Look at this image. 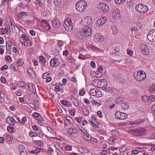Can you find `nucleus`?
<instances>
[{"mask_svg":"<svg viewBox=\"0 0 155 155\" xmlns=\"http://www.w3.org/2000/svg\"><path fill=\"white\" fill-rule=\"evenodd\" d=\"M92 84L96 87L103 88L107 85V81L104 79H96L93 81Z\"/></svg>","mask_w":155,"mask_h":155,"instance_id":"1","label":"nucleus"},{"mask_svg":"<svg viewBox=\"0 0 155 155\" xmlns=\"http://www.w3.org/2000/svg\"><path fill=\"white\" fill-rule=\"evenodd\" d=\"M87 6V3L84 0H80L76 4V9L78 12H81L85 9Z\"/></svg>","mask_w":155,"mask_h":155,"instance_id":"2","label":"nucleus"},{"mask_svg":"<svg viewBox=\"0 0 155 155\" xmlns=\"http://www.w3.org/2000/svg\"><path fill=\"white\" fill-rule=\"evenodd\" d=\"M63 26L65 29L68 31H71L73 29L72 21L69 18H67L64 20Z\"/></svg>","mask_w":155,"mask_h":155,"instance_id":"3","label":"nucleus"},{"mask_svg":"<svg viewBox=\"0 0 155 155\" xmlns=\"http://www.w3.org/2000/svg\"><path fill=\"white\" fill-rule=\"evenodd\" d=\"M97 8L101 12L104 13L108 12L109 11L108 5L104 2H101L97 4Z\"/></svg>","mask_w":155,"mask_h":155,"instance_id":"4","label":"nucleus"},{"mask_svg":"<svg viewBox=\"0 0 155 155\" xmlns=\"http://www.w3.org/2000/svg\"><path fill=\"white\" fill-rule=\"evenodd\" d=\"M135 9L138 12L141 13H144L149 10L148 7L147 6L141 4L136 5L135 7Z\"/></svg>","mask_w":155,"mask_h":155,"instance_id":"5","label":"nucleus"},{"mask_svg":"<svg viewBox=\"0 0 155 155\" xmlns=\"http://www.w3.org/2000/svg\"><path fill=\"white\" fill-rule=\"evenodd\" d=\"M146 77V75L145 73L142 71L137 72L136 76L134 75V78L135 79L139 81L144 80Z\"/></svg>","mask_w":155,"mask_h":155,"instance_id":"6","label":"nucleus"},{"mask_svg":"<svg viewBox=\"0 0 155 155\" xmlns=\"http://www.w3.org/2000/svg\"><path fill=\"white\" fill-rule=\"evenodd\" d=\"M92 19V18L91 16H87L84 18V25H85V27L92 28L93 23Z\"/></svg>","mask_w":155,"mask_h":155,"instance_id":"7","label":"nucleus"},{"mask_svg":"<svg viewBox=\"0 0 155 155\" xmlns=\"http://www.w3.org/2000/svg\"><path fill=\"white\" fill-rule=\"evenodd\" d=\"M92 28L85 27L82 32L84 37H88L90 36L92 34Z\"/></svg>","mask_w":155,"mask_h":155,"instance_id":"8","label":"nucleus"},{"mask_svg":"<svg viewBox=\"0 0 155 155\" xmlns=\"http://www.w3.org/2000/svg\"><path fill=\"white\" fill-rule=\"evenodd\" d=\"M147 37L148 40L151 42L155 41V30H152L150 31Z\"/></svg>","mask_w":155,"mask_h":155,"instance_id":"9","label":"nucleus"},{"mask_svg":"<svg viewBox=\"0 0 155 155\" xmlns=\"http://www.w3.org/2000/svg\"><path fill=\"white\" fill-rule=\"evenodd\" d=\"M40 24L41 27L45 28L47 30H49L51 28V27L47 20H42L41 21Z\"/></svg>","mask_w":155,"mask_h":155,"instance_id":"10","label":"nucleus"},{"mask_svg":"<svg viewBox=\"0 0 155 155\" xmlns=\"http://www.w3.org/2000/svg\"><path fill=\"white\" fill-rule=\"evenodd\" d=\"M50 64L51 66L53 67H56L59 65L60 62L58 59L53 58L51 60Z\"/></svg>","mask_w":155,"mask_h":155,"instance_id":"11","label":"nucleus"},{"mask_svg":"<svg viewBox=\"0 0 155 155\" xmlns=\"http://www.w3.org/2000/svg\"><path fill=\"white\" fill-rule=\"evenodd\" d=\"M137 136L144 135L146 133V130L143 128H140L134 130Z\"/></svg>","mask_w":155,"mask_h":155,"instance_id":"12","label":"nucleus"},{"mask_svg":"<svg viewBox=\"0 0 155 155\" xmlns=\"http://www.w3.org/2000/svg\"><path fill=\"white\" fill-rule=\"evenodd\" d=\"M107 20V18L105 17H102L100 19L98 20L97 22V25L101 26L104 24Z\"/></svg>","mask_w":155,"mask_h":155,"instance_id":"13","label":"nucleus"},{"mask_svg":"<svg viewBox=\"0 0 155 155\" xmlns=\"http://www.w3.org/2000/svg\"><path fill=\"white\" fill-rule=\"evenodd\" d=\"M114 18H119L120 17V11L118 8L114 10L112 14Z\"/></svg>","mask_w":155,"mask_h":155,"instance_id":"14","label":"nucleus"},{"mask_svg":"<svg viewBox=\"0 0 155 155\" xmlns=\"http://www.w3.org/2000/svg\"><path fill=\"white\" fill-rule=\"evenodd\" d=\"M148 47L145 44L141 45L140 49L145 54H147L148 53Z\"/></svg>","mask_w":155,"mask_h":155,"instance_id":"15","label":"nucleus"},{"mask_svg":"<svg viewBox=\"0 0 155 155\" xmlns=\"http://www.w3.org/2000/svg\"><path fill=\"white\" fill-rule=\"evenodd\" d=\"M51 23L53 27L56 28L60 26L61 23L59 20L56 19H54L52 21Z\"/></svg>","mask_w":155,"mask_h":155,"instance_id":"16","label":"nucleus"},{"mask_svg":"<svg viewBox=\"0 0 155 155\" xmlns=\"http://www.w3.org/2000/svg\"><path fill=\"white\" fill-rule=\"evenodd\" d=\"M6 121L8 124L13 125H15L16 122H17L14 118L10 117H8L7 118Z\"/></svg>","mask_w":155,"mask_h":155,"instance_id":"17","label":"nucleus"},{"mask_svg":"<svg viewBox=\"0 0 155 155\" xmlns=\"http://www.w3.org/2000/svg\"><path fill=\"white\" fill-rule=\"evenodd\" d=\"M84 37L82 31L81 32H78L75 35V38L76 39L78 40L81 39Z\"/></svg>","mask_w":155,"mask_h":155,"instance_id":"18","label":"nucleus"},{"mask_svg":"<svg viewBox=\"0 0 155 155\" xmlns=\"http://www.w3.org/2000/svg\"><path fill=\"white\" fill-rule=\"evenodd\" d=\"M21 38V39H20V41L21 44H23L24 41H27L29 40L28 37L23 34L22 35Z\"/></svg>","mask_w":155,"mask_h":155,"instance_id":"19","label":"nucleus"},{"mask_svg":"<svg viewBox=\"0 0 155 155\" xmlns=\"http://www.w3.org/2000/svg\"><path fill=\"white\" fill-rule=\"evenodd\" d=\"M68 132L70 135L73 134H76L77 133H78V131L76 129L71 127L68 129Z\"/></svg>","mask_w":155,"mask_h":155,"instance_id":"20","label":"nucleus"},{"mask_svg":"<svg viewBox=\"0 0 155 155\" xmlns=\"http://www.w3.org/2000/svg\"><path fill=\"white\" fill-rule=\"evenodd\" d=\"M124 99L121 97H118L115 99L116 102L118 104H121L124 103Z\"/></svg>","mask_w":155,"mask_h":155,"instance_id":"21","label":"nucleus"},{"mask_svg":"<svg viewBox=\"0 0 155 155\" xmlns=\"http://www.w3.org/2000/svg\"><path fill=\"white\" fill-rule=\"evenodd\" d=\"M102 38V36L97 35H95L94 37V42L96 43H98Z\"/></svg>","mask_w":155,"mask_h":155,"instance_id":"22","label":"nucleus"},{"mask_svg":"<svg viewBox=\"0 0 155 155\" xmlns=\"http://www.w3.org/2000/svg\"><path fill=\"white\" fill-rule=\"evenodd\" d=\"M112 29V33L114 35H116L118 32V29L117 27L114 25L111 26Z\"/></svg>","mask_w":155,"mask_h":155,"instance_id":"23","label":"nucleus"},{"mask_svg":"<svg viewBox=\"0 0 155 155\" xmlns=\"http://www.w3.org/2000/svg\"><path fill=\"white\" fill-rule=\"evenodd\" d=\"M121 105L122 109L124 110H127L129 106L128 104L124 102V103H123Z\"/></svg>","mask_w":155,"mask_h":155,"instance_id":"24","label":"nucleus"},{"mask_svg":"<svg viewBox=\"0 0 155 155\" xmlns=\"http://www.w3.org/2000/svg\"><path fill=\"white\" fill-rule=\"evenodd\" d=\"M21 147L22 149V150H21V149H20V155H27V153L25 150V148L24 149L23 148V147H24V146L23 145H22L21 146Z\"/></svg>","mask_w":155,"mask_h":155,"instance_id":"25","label":"nucleus"},{"mask_svg":"<svg viewBox=\"0 0 155 155\" xmlns=\"http://www.w3.org/2000/svg\"><path fill=\"white\" fill-rule=\"evenodd\" d=\"M120 114H121L120 115V117L119 119L124 120L127 118V115L126 113L121 112Z\"/></svg>","mask_w":155,"mask_h":155,"instance_id":"26","label":"nucleus"},{"mask_svg":"<svg viewBox=\"0 0 155 155\" xmlns=\"http://www.w3.org/2000/svg\"><path fill=\"white\" fill-rule=\"evenodd\" d=\"M103 90L109 93H111L113 92V89L110 87L106 88L104 87L103 88Z\"/></svg>","mask_w":155,"mask_h":155,"instance_id":"27","label":"nucleus"},{"mask_svg":"<svg viewBox=\"0 0 155 155\" xmlns=\"http://www.w3.org/2000/svg\"><path fill=\"white\" fill-rule=\"evenodd\" d=\"M155 101V95H151L148 97V102H151Z\"/></svg>","mask_w":155,"mask_h":155,"instance_id":"28","label":"nucleus"},{"mask_svg":"<svg viewBox=\"0 0 155 155\" xmlns=\"http://www.w3.org/2000/svg\"><path fill=\"white\" fill-rule=\"evenodd\" d=\"M149 91L152 93L155 94V84L152 85L149 89Z\"/></svg>","mask_w":155,"mask_h":155,"instance_id":"29","label":"nucleus"},{"mask_svg":"<svg viewBox=\"0 0 155 155\" xmlns=\"http://www.w3.org/2000/svg\"><path fill=\"white\" fill-rule=\"evenodd\" d=\"M27 15V14L26 12H21L18 14L17 16L19 18H21L23 16L25 17Z\"/></svg>","mask_w":155,"mask_h":155,"instance_id":"30","label":"nucleus"},{"mask_svg":"<svg viewBox=\"0 0 155 155\" xmlns=\"http://www.w3.org/2000/svg\"><path fill=\"white\" fill-rule=\"evenodd\" d=\"M78 150L81 153H84L87 152L86 148H83L82 147H78Z\"/></svg>","mask_w":155,"mask_h":155,"instance_id":"31","label":"nucleus"},{"mask_svg":"<svg viewBox=\"0 0 155 155\" xmlns=\"http://www.w3.org/2000/svg\"><path fill=\"white\" fill-rule=\"evenodd\" d=\"M31 87L30 89V91H32L34 94H35L36 92L35 86L33 84H31Z\"/></svg>","mask_w":155,"mask_h":155,"instance_id":"32","label":"nucleus"},{"mask_svg":"<svg viewBox=\"0 0 155 155\" xmlns=\"http://www.w3.org/2000/svg\"><path fill=\"white\" fill-rule=\"evenodd\" d=\"M17 85L20 87H25L26 86V84L24 82L19 81L17 84Z\"/></svg>","mask_w":155,"mask_h":155,"instance_id":"33","label":"nucleus"},{"mask_svg":"<svg viewBox=\"0 0 155 155\" xmlns=\"http://www.w3.org/2000/svg\"><path fill=\"white\" fill-rule=\"evenodd\" d=\"M90 93L92 96H94L96 94V91L94 89H92L90 91Z\"/></svg>","mask_w":155,"mask_h":155,"instance_id":"34","label":"nucleus"},{"mask_svg":"<svg viewBox=\"0 0 155 155\" xmlns=\"http://www.w3.org/2000/svg\"><path fill=\"white\" fill-rule=\"evenodd\" d=\"M121 112L120 111H117L115 112L114 115L115 117L116 118L119 119L120 117V115L121 114L120 113Z\"/></svg>","mask_w":155,"mask_h":155,"instance_id":"35","label":"nucleus"},{"mask_svg":"<svg viewBox=\"0 0 155 155\" xmlns=\"http://www.w3.org/2000/svg\"><path fill=\"white\" fill-rule=\"evenodd\" d=\"M18 6L21 8L23 9H27V7H26L25 5V4L22 2L18 4Z\"/></svg>","mask_w":155,"mask_h":155,"instance_id":"36","label":"nucleus"},{"mask_svg":"<svg viewBox=\"0 0 155 155\" xmlns=\"http://www.w3.org/2000/svg\"><path fill=\"white\" fill-rule=\"evenodd\" d=\"M83 112L85 115H87L89 113V110L87 108H84L82 110Z\"/></svg>","mask_w":155,"mask_h":155,"instance_id":"37","label":"nucleus"},{"mask_svg":"<svg viewBox=\"0 0 155 155\" xmlns=\"http://www.w3.org/2000/svg\"><path fill=\"white\" fill-rule=\"evenodd\" d=\"M73 103L76 106H78L79 105V103L78 100L76 98H74L73 99Z\"/></svg>","mask_w":155,"mask_h":155,"instance_id":"38","label":"nucleus"},{"mask_svg":"<svg viewBox=\"0 0 155 155\" xmlns=\"http://www.w3.org/2000/svg\"><path fill=\"white\" fill-rule=\"evenodd\" d=\"M130 93L131 94H138V91L135 89H132L130 91Z\"/></svg>","mask_w":155,"mask_h":155,"instance_id":"39","label":"nucleus"},{"mask_svg":"<svg viewBox=\"0 0 155 155\" xmlns=\"http://www.w3.org/2000/svg\"><path fill=\"white\" fill-rule=\"evenodd\" d=\"M27 72L29 76H31V73L33 72V71L30 68H28L27 69Z\"/></svg>","mask_w":155,"mask_h":155,"instance_id":"40","label":"nucleus"},{"mask_svg":"<svg viewBox=\"0 0 155 155\" xmlns=\"http://www.w3.org/2000/svg\"><path fill=\"white\" fill-rule=\"evenodd\" d=\"M61 2V0H54V4L56 6L59 5H60Z\"/></svg>","mask_w":155,"mask_h":155,"instance_id":"41","label":"nucleus"},{"mask_svg":"<svg viewBox=\"0 0 155 155\" xmlns=\"http://www.w3.org/2000/svg\"><path fill=\"white\" fill-rule=\"evenodd\" d=\"M29 135L31 137H36L38 135L36 133L31 131L30 132Z\"/></svg>","mask_w":155,"mask_h":155,"instance_id":"42","label":"nucleus"},{"mask_svg":"<svg viewBox=\"0 0 155 155\" xmlns=\"http://www.w3.org/2000/svg\"><path fill=\"white\" fill-rule=\"evenodd\" d=\"M24 62L21 59H20L18 60L17 62V63L18 64V66H21L24 63Z\"/></svg>","mask_w":155,"mask_h":155,"instance_id":"43","label":"nucleus"},{"mask_svg":"<svg viewBox=\"0 0 155 155\" xmlns=\"http://www.w3.org/2000/svg\"><path fill=\"white\" fill-rule=\"evenodd\" d=\"M84 139L86 140H91V139H90V137L89 136L88 134H85L84 135Z\"/></svg>","mask_w":155,"mask_h":155,"instance_id":"44","label":"nucleus"},{"mask_svg":"<svg viewBox=\"0 0 155 155\" xmlns=\"http://www.w3.org/2000/svg\"><path fill=\"white\" fill-rule=\"evenodd\" d=\"M91 102L92 104L98 105V106L101 105V103H99L96 101L95 100H93L91 101Z\"/></svg>","mask_w":155,"mask_h":155,"instance_id":"45","label":"nucleus"},{"mask_svg":"<svg viewBox=\"0 0 155 155\" xmlns=\"http://www.w3.org/2000/svg\"><path fill=\"white\" fill-rule=\"evenodd\" d=\"M36 143L38 145L41 146H43V142H41L40 140L37 141L36 142Z\"/></svg>","mask_w":155,"mask_h":155,"instance_id":"46","label":"nucleus"},{"mask_svg":"<svg viewBox=\"0 0 155 155\" xmlns=\"http://www.w3.org/2000/svg\"><path fill=\"white\" fill-rule=\"evenodd\" d=\"M89 122L90 123H91L92 124V125L94 127L97 128H98L99 127V126L96 124H95V123L93 122L92 120H89Z\"/></svg>","mask_w":155,"mask_h":155,"instance_id":"47","label":"nucleus"},{"mask_svg":"<svg viewBox=\"0 0 155 155\" xmlns=\"http://www.w3.org/2000/svg\"><path fill=\"white\" fill-rule=\"evenodd\" d=\"M66 119L67 120L69 121L70 123L73 121V119L69 116H67Z\"/></svg>","mask_w":155,"mask_h":155,"instance_id":"48","label":"nucleus"},{"mask_svg":"<svg viewBox=\"0 0 155 155\" xmlns=\"http://www.w3.org/2000/svg\"><path fill=\"white\" fill-rule=\"evenodd\" d=\"M75 119L79 123H81L83 120L82 118L81 117H76Z\"/></svg>","mask_w":155,"mask_h":155,"instance_id":"49","label":"nucleus"},{"mask_svg":"<svg viewBox=\"0 0 155 155\" xmlns=\"http://www.w3.org/2000/svg\"><path fill=\"white\" fill-rule=\"evenodd\" d=\"M60 102L63 105H66L68 104V101L67 100H61Z\"/></svg>","mask_w":155,"mask_h":155,"instance_id":"50","label":"nucleus"},{"mask_svg":"<svg viewBox=\"0 0 155 155\" xmlns=\"http://www.w3.org/2000/svg\"><path fill=\"white\" fill-rule=\"evenodd\" d=\"M41 150V148H36L35 150V154H37L40 152Z\"/></svg>","mask_w":155,"mask_h":155,"instance_id":"51","label":"nucleus"},{"mask_svg":"<svg viewBox=\"0 0 155 155\" xmlns=\"http://www.w3.org/2000/svg\"><path fill=\"white\" fill-rule=\"evenodd\" d=\"M39 59L42 62L45 63L46 62V60L43 56H39Z\"/></svg>","mask_w":155,"mask_h":155,"instance_id":"52","label":"nucleus"},{"mask_svg":"<svg viewBox=\"0 0 155 155\" xmlns=\"http://www.w3.org/2000/svg\"><path fill=\"white\" fill-rule=\"evenodd\" d=\"M7 129L8 131L10 132H12L14 130L13 128L11 126L8 127Z\"/></svg>","mask_w":155,"mask_h":155,"instance_id":"53","label":"nucleus"},{"mask_svg":"<svg viewBox=\"0 0 155 155\" xmlns=\"http://www.w3.org/2000/svg\"><path fill=\"white\" fill-rule=\"evenodd\" d=\"M148 96H143L142 97V100L144 101H148Z\"/></svg>","mask_w":155,"mask_h":155,"instance_id":"54","label":"nucleus"},{"mask_svg":"<svg viewBox=\"0 0 155 155\" xmlns=\"http://www.w3.org/2000/svg\"><path fill=\"white\" fill-rule=\"evenodd\" d=\"M6 137L7 140L9 141L13 140V137L9 135H7Z\"/></svg>","mask_w":155,"mask_h":155,"instance_id":"55","label":"nucleus"},{"mask_svg":"<svg viewBox=\"0 0 155 155\" xmlns=\"http://www.w3.org/2000/svg\"><path fill=\"white\" fill-rule=\"evenodd\" d=\"M130 29V31H138V28H137V27H132Z\"/></svg>","mask_w":155,"mask_h":155,"instance_id":"56","label":"nucleus"},{"mask_svg":"<svg viewBox=\"0 0 155 155\" xmlns=\"http://www.w3.org/2000/svg\"><path fill=\"white\" fill-rule=\"evenodd\" d=\"M32 116L35 118H37L39 116V114L38 113L35 112L33 113Z\"/></svg>","mask_w":155,"mask_h":155,"instance_id":"57","label":"nucleus"},{"mask_svg":"<svg viewBox=\"0 0 155 155\" xmlns=\"http://www.w3.org/2000/svg\"><path fill=\"white\" fill-rule=\"evenodd\" d=\"M83 101L85 104H90V101L86 98H84L83 99Z\"/></svg>","mask_w":155,"mask_h":155,"instance_id":"58","label":"nucleus"},{"mask_svg":"<svg viewBox=\"0 0 155 155\" xmlns=\"http://www.w3.org/2000/svg\"><path fill=\"white\" fill-rule=\"evenodd\" d=\"M1 81L3 83H5L6 82V79L4 77H1Z\"/></svg>","mask_w":155,"mask_h":155,"instance_id":"59","label":"nucleus"},{"mask_svg":"<svg viewBox=\"0 0 155 155\" xmlns=\"http://www.w3.org/2000/svg\"><path fill=\"white\" fill-rule=\"evenodd\" d=\"M127 54L131 56L133 55V52L132 51H130L129 49L127 50Z\"/></svg>","mask_w":155,"mask_h":155,"instance_id":"60","label":"nucleus"},{"mask_svg":"<svg viewBox=\"0 0 155 155\" xmlns=\"http://www.w3.org/2000/svg\"><path fill=\"white\" fill-rule=\"evenodd\" d=\"M8 68V66L7 65H5L3 66L0 68V69L1 70H5Z\"/></svg>","mask_w":155,"mask_h":155,"instance_id":"61","label":"nucleus"},{"mask_svg":"<svg viewBox=\"0 0 155 155\" xmlns=\"http://www.w3.org/2000/svg\"><path fill=\"white\" fill-rule=\"evenodd\" d=\"M35 3L36 4H38L40 7H41L42 5V4L40 0H36Z\"/></svg>","mask_w":155,"mask_h":155,"instance_id":"62","label":"nucleus"},{"mask_svg":"<svg viewBox=\"0 0 155 155\" xmlns=\"http://www.w3.org/2000/svg\"><path fill=\"white\" fill-rule=\"evenodd\" d=\"M0 29H1L2 32V33L3 35L7 34V32L6 31L5 28H2Z\"/></svg>","mask_w":155,"mask_h":155,"instance_id":"63","label":"nucleus"},{"mask_svg":"<svg viewBox=\"0 0 155 155\" xmlns=\"http://www.w3.org/2000/svg\"><path fill=\"white\" fill-rule=\"evenodd\" d=\"M48 130L52 134H54L55 133L54 131L50 127H48Z\"/></svg>","mask_w":155,"mask_h":155,"instance_id":"64","label":"nucleus"}]
</instances>
